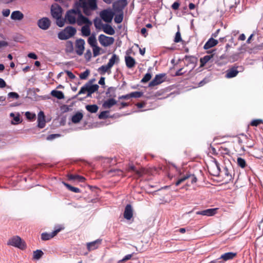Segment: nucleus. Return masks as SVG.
Segmentation results:
<instances>
[{
  "label": "nucleus",
  "mask_w": 263,
  "mask_h": 263,
  "mask_svg": "<svg viewBox=\"0 0 263 263\" xmlns=\"http://www.w3.org/2000/svg\"><path fill=\"white\" fill-rule=\"evenodd\" d=\"M80 9L76 8L69 10L65 15V21L70 24L77 23L79 26L85 23H89V20L83 15Z\"/></svg>",
  "instance_id": "obj_1"
},
{
  "label": "nucleus",
  "mask_w": 263,
  "mask_h": 263,
  "mask_svg": "<svg viewBox=\"0 0 263 263\" xmlns=\"http://www.w3.org/2000/svg\"><path fill=\"white\" fill-rule=\"evenodd\" d=\"M76 8L82 9L83 13L90 16L98 9L97 0H78L74 4Z\"/></svg>",
  "instance_id": "obj_2"
},
{
  "label": "nucleus",
  "mask_w": 263,
  "mask_h": 263,
  "mask_svg": "<svg viewBox=\"0 0 263 263\" xmlns=\"http://www.w3.org/2000/svg\"><path fill=\"white\" fill-rule=\"evenodd\" d=\"M7 245L21 250H23L26 248L25 242L18 236H14L10 238L7 241Z\"/></svg>",
  "instance_id": "obj_3"
},
{
  "label": "nucleus",
  "mask_w": 263,
  "mask_h": 263,
  "mask_svg": "<svg viewBox=\"0 0 263 263\" xmlns=\"http://www.w3.org/2000/svg\"><path fill=\"white\" fill-rule=\"evenodd\" d=\"M76 29L72 26L66 27L63 31L58 33V38L62 40L68 39L72 37L76 33Z\"/></svg>",
  "instance_id": "obj_4"
},
{
  "label": "nucleus",
  "mask_w": 263,
  "mask_h": 263,
  "mask_svg": "<svg viewBox=\"0 0 263 263\" xmlns=\"http://www.w3.org/2000/svg\"><path fill=\"white\" fill-rule=\"evenodd\" d=\"M98 88L99 86L98 85H92L90 82H88L81 87V89L78 92V95L85 94L86 92H87V96H89L91 95V94L98 90Z\"/></svg>",
  "instance_id": "obj_5"
},
{
  "label": "nucleus",
  "mask_w": 263,
  "mask_h": 263,
  "mask_svg": "<svg viewBox=\"0 0 263 263\" xmlns=\"http://www.w3.org/2000/svg\"><path fill=\"white\" fill-rule=\"evenodd\" d=\"M64 229L62 226L58 225L56 226L54 228V230L49 233H43L41 235V239L43 240H48L54 236H55L59 232Z\"/></svg>",
  "instance_id": "obj_6"
},
{
  "label": "nucleus",
  "mask_w": 263,
  "mask_h": 263,
  "mask_svg": "<svg viewBox=\"0 0 263 263\" xmlns=\"http://www.w3.org/2000/svg\"><path fill=\"white\" fill-rule=\"evenodd\" d=\"M114 15V12L110 9H105L102 11L100 14L101 18L106 23L111 22Z\"/></svg>",
  "instance_id": "obj_7"
},
{
  "label": "nucleus",
  "mask_w": 263,
  "mask_h": 263,
  "mask_svg": "<svg viewBox=\"0 0 263 263\" xmlns=\"http://www.w3.org/2000/svg\"><path fill=\"white\" fill-rule=\"evenodd\" d=\"M98 40L101 45L104 47L109 46L115 42L114 37L107 36L104 34H100L98 37Z\"/></svg>",
  "instance_id": "obj_8"
},
{
  "label": "nucleus",
  "mask_w": 263,
  "mask_h": 263,
  "mask_svg": "<svg viewBox=\"0 0 263 263\" xmlns=\"http://www.w3.org/2000/svg\"><path fill=\"white\" fill-rule=\"evenodd\" d=\"M51 13L53 18H60L62 17V8L57 4L52 5L51 7Z\"/></svg>",
  "instance_id": "obj_9"
},
{
  "label": "nucleus",
  "mask_w": 263,
  "mask_h": 263,
  "mask_svg": "<svg viewBox=\"0 0 263 263\" xmlns=\"http://www.w3.org/2000/svg\"><path fill=\"white\" fill-rule=\"evenodd\" d=\"M165 74L161 73L156 75L154 79L149 83V87H154L160 84L165 80Z\"/></svg>",
  "instance_id": "obj_10"
},
{
  "label": "nucleus",
  "mask_w": 263,
  "mask_h": 263,
  "mask_svg": "<svg viewBox=\"0 0 263 263\" xmlns=\"http://www.w3.org/2000/svg\"><path fill=\"white\" fill-rule=\"evenodd\" d=\"M85 41L83 39H79L76 41V51L77 53L81 55L84 50Z\"/></svg>",
  "instance_id": "obj_11"
},
{
  "label": "nucleus",
  "mask_w": 263,
  "mask_h": 263,
  "mask_svg": "<svg viewBox=\"0 0 263 263\" xmlns=\"http://www.w3.org/2000/svg\"><path fill=\"white\" fill-rule=\"evenodd\" d=\"M37 25L41 29L47 30L50 25V21L47 17H43L38 21Z\"/></svg>",
  "instance_id": "obj_12"
},
{
  "label": "nucleus",
  "mask_w": 263,
  "mask_h": 263,
  "mask_svg": "<svg viewBox=\"0 0 263 263\" xmlns=\"http://www.w3.org/2000/svg\"><path fill=\"white\" fill-rule=\"evenodd\" d=\"M187 179H190L191 183H195L197 181V179L194 175H186L185 176L179 179L178 181L176 182L175 185L176 186H178Z\"/></svg>",
  "instance_id": "obj_13"
},
{
  "label": "nucleus",
  "mask_w": 263,
  "mask_h": 263,
  "mask_svg": "<svg viewBox=\"0 0 263 263\" xmlns=\"http://www.w3.org/2000/svg\"><path fill=\"white\" fill-rule=\"evenodd\" d=\"M89 23H85L83 26L81 28V33L82 35L84 36H88L90 35V26L92 25V22L89 20Z\"/></svg>",
  "instance_id": "obj_14"
},
{
  "label": "nucleus",
  "mask_w": 263,
  "mask_h": 263,
  "mask_svg": "<svg viewBox=\"0 0 263 263\" xmlns=\"http://www.w3.org/2000/svg\"><path fill=\"white\" fill-rule=\"evenodd\" d=\"M133 216V210L130 204H127L125 206L124 217L127 220H130Z\"/></svg>",
  "instance_id": "obj_15"
},
{
  "label": "nucleus",
  "mask_w": 263,
  "mask_h": 263,
  "mask_svg": "<svg viewBox=\"0 0 263 263\" xmlns=\"http://www.w3.org/2000/svg\"><path fill=\"white\" fill-rule=\"evenodd\" d=\"M46 124L44 114L43 111H41L38 114L37 117V126L40 128H43L45 127Z\"/></svg>",
  "instance_id": "obj_16"
},
{
  "label": "nucleus",
  "mask_w": 263,
  "mask_h": 263,
  "mask_svg": "<svg viewBox=\"0 0 263 263\" xmlns=\"http://www.w3.org/2000/svg\"><path fill=\"white\" fill-rule=\"evenodd\" d=\"M101 243V239H97L93 241L87 243V248L89 251H92L97 249Z\"/></svg>",
  "instance_id": "obj_17"
},
{
  "label": "nucleus",
  "mask_w": 263,
  "mask_h": 263,
  "mask_svg": "<svg viewBox=\"0 0 263 263\" xmlns=\"http://www.w3.org/2000/svg\"><path fill=\"white\" fill-rule=\"evenodd\" d=\"M125 62L126 66L128 68H132L136 65L135 60L129 55H126L125 57Z\"/></svg>",
  "instance_id": "obj_18"
},
{
  "label": "nucleus",
  "mask_w": 263,
  "mask_h": 263,
  "mask_svg": "<svg viewBox=\"0 0 263 263\" xmlns=\"http://www.w3.org/2000/svg\"><path fill=\"white\" fill-rule=\"evenodd\" d=\"M216 209H209L205 210L198 211L196 212L197 215H201L203 216H211L216 213Z\"/></svg>",
  "instance_id": "obj_19"
},
{
  "label": "nucleus",
  "mask_w": 263,
  "mask_h": 263,
  "mask_svg": "<svg viewBox=\"0 0 263 263\" xmlns=\"http://www.w3.org/2000/svg\"><path fill=\"white\" fill-rule=\"evenodd\" d=\"M24 18V14L20 11H14L11 14V18L14 21H21Z\"/></svg>",
  "instance_id": "obj_20"
},
{
  "label": "nucleus",
  "mask_w": 263,
  "mask_h": 263,
  "mask_svg": "<svg viewBox=\"0 0 263 263\" xmlns=\"http://www.w3.org/2000/svg\"><path fill=\"white\" fill-rule=\"evenodd\" d=\"M218 43L217 40L214 39L211 37L205 43L204 45V48L205 49H209L213 47H214Z\"/></svg>",
  "instance_id": "obj_21"
},
{
  "label": "nucleus",
  "mask_w": 263,
  "mask_h": 263,
  "mask_svg": "<svg viewBox=\"0 0 263 263\" xmlns=\"http://www.w3.org/2000/svg\"><path fill=\"white\" fill-rule=\"evenodd\" d=\"M236 255V253L227 252L222 254L219 259H222L224 261H227L233 259Z\"/></svg>",
  "instance_id": "obj_22"
},
{
  "label": "nucleus",
  "mask_w": 263,
  "mask_h": 263,
  "mask_svg": "<svg viewBox=\"0 0 263 263\" xmlns=\"http://www.w3.org/2000/svg\"><path fill=\"white\" fill-rule=\"evenodd\" d=\"M119 61L120 59L119 56L116 54H113L111 58L109 60V62L107 63V65L108 67H110L111 68L115 64L119 63Z\"/></svg>",
  "instance_id": "obj_23"
},
{
  "label": "nucleus",
  "mask_w": 263,
  "mask_h": 263,
  "mask_svg": "<svg viewBox=\"0 0 263 263\" xmlns=\"http://www.w3.org/2000/svg\"><path fill=\"white\" fill-rule=\"evenodd\" d=\"M67 177L69 180H78L80 182H83L85 180L84 177L78 175L68 174Z\"/></svg>",
  "instance_id": "obj_24"
},
{
  "label": "nucleus",
  "mask_w": 263,
  "mask_h": 263,
  "mask_svg": "<svg viewBox=\"0 0 263 263\" xmlns=\"http://www.w3.org/2000/svg\"><path fill=\"white\" fill-rule=\"evenodd\" d=\"M103 31L106 34L109 35H114L115 31L114 28L109 25L105 24L102 27Z\"/></svg>",
  "instance_id": "obj_25"
},
{
  "label": "nucleus",
  "mask_w": 263,
  "mask_h": 263,
  "mask_svg": "<svg viewBox=\"0 0 263 263\" xmlns=\"http://www.w3.org/2000/svg\"><path fill=\"white\" fill-rule=\"evenodd\" d=\"M238 73V71L235 68H233L227 71L226 77L227 78H232L236 77Z\"/></svg>",
  "instance_id": "obj_26"
},
{
  "label": "nucleus",
  "mask_w": 263,
  "mask_h": 263,
  "mask_svg": "<svg viewBox=\"0 0 263 263\" xmlns=\"http://www.w3.org/2000/svg\"><path fill=\"white\" fill-rule=\"evenodd\" d=\"M117 103V101L114 99H109L105 101L103 104V106L105 108H110L112 106Z\"/></svg>",
  "instance_id": "obj_27"
},
{
  "label": "nucleus",
  "mask_w": 263,
  "mask_h": 263,
  "mask_svg": "<svg viewBox=\"0 0 263 263\" xmlns=\"http://www.w3.org/2000/svg\"><path fill=\"white\" fill-rule=\"evenodd\" d=\"M83 117L82 113L78 112L72 117L71 121L73 123H78L82 120Z\"/></svg>",
  "instance_id": "obj_28"
},
{
  "label": "nucleus",
  "mask_w": 263,
  "mask_h": 263,
  "mask_svg": "<svg viewBox=\"0 0 263 263\" xmlns=\"http://www.w3.org/2000/svg\"><path fill=\"white\" fill-rule=\"evenodd\" d=\"M10 116L13 118V120L11 121L12 124H17L21 122L19 113L15 114L11 112L10 114Z\"/></svg>",
  "instance_id": "obj_29"
},
{
  "label": "nucleus",
  "mask_w": 263,
  "mask_h": 263,
  "mask_svg": "<svg viewBox=\"0 0 263 263\" xmlns=\"http://www.w3.org/2000/svg\"><path fill=\"white\" fill-rule=\"evenodd\" d=\"M51 95L54 97L57 98L58 99H62L64 98V95L63 93L59 90H53L51 92Z\"/></svg>",
  "instance_id": "obj_30"
},
{
  "label": "nucleus",
  "mask_w": 263,
  "mask_h": 263,
  "mask_svg": "<svg viewBox=\"0 0 263 263\" xmlns=\"http://www.w3.org/2000/svg\"><path fill=\"white\" fill-rule=\"evenodd\" d=\"M111 68L108 65H102L98 69V71L101 74H104L106 72L110 71Z\"/></svg>",
  "instance_id": "obj_31"
},
{
  "label": "nucleus",
  "mask_w": 263,
  "mask_h": 263,
  "mask_svg": "<svg viewBox=\"0 0 263 263\" xmlns=\"http://www.w3.org/2000/svg\"><path fill=\"white\" fill-rule=\"evenodd\" d=\"M213 57L212 55H206L201 58L200 60V66H203Z\"/></svg>",
  "instance_id": "obj_32"
},
{
  "label": "nucleus",
  "mask_w": 263,
  "mask_h": 263,
  "mask_svg": "<svg viewBox=\"0 0 263 263\" xmlns=\"http://www.w3.org/2000/svg\"><path fill=\"white\" fill-rule=\"evenodd\" d=\"M86 109L91 113H96L98 110V106L97 105H87Z\"/></svg>",
  "instance_id": "obj_33"
},
{
  "label": "nucleus",
  "mask_w": 263,
  "mask_h": 263,
  "mask_svg": "<svg viewBox=\"0 0 263 263\" xmlns=\"http://www.w3.org/2000/svg\"><path fill=\"white\" fill-rule=\"evenodd\" d=\"M88 43L92 47L97 45V40L94 35H91L89 37Z\"/></svg>",
  "instance_id": "obj_34"
},
{
  "label": "nucleus",
  "mask_w": 263,
  "mask_h": 263,
  "mask_svg": "<svg viewBox=\"0 0 263 263\" xmlns=\"http://www.w3.org/2000/svg\"><path fill=\"white\" fill-rule=\"evenodd\" d=\"M43 255V252L40 250H37L33 252V258L35 260H39Z\"/></svg>",
  "instance_id": "obj_35"
},
{
  "label": "nucleus",
  "mask_w": 263,
  "mask_h": 263,
  "mask_svg": "<svg viewBox=\"0 0 263 263\" xmlns=\"http://www.w3.org/2000/svg\"><path fill=\"white\" fill-rule=\"evenodd\" d=\"M63 184L66 187H67V188L69 190H70L71 192H73L74 193H80V190L78 187L72 186L70 185H69V184L66 183L65 182H63Z\"/></svg>",
  "instance_id": "obj_36"
},
{
  "label": "nucleus",
  "mask_w": 263,
  "mask_h": 263,
  "mask_svg": "<svg viewBox=\"0 0 263 263\" xmlns=\"http://www.w3.org/2000/svg\"><path fill=\"white\" fill-rule=\"evenodd\" d=\"M73 50V43L71 41L67 42L65 50L67 52H72Z\"/></svg>",
  "instance_id": "obj_37"
},
{
  "label": "nucleus",
  "mask_w": 263,
  "mask_h": 263,
  "mask_svg": "<svg viewBox=\"0 0 263 263\" xmlns=\"http://www.w3.org/2000/svg\"><path fill=\"white\" fill-rule=\"evenodd\" d=\"M237 163L238 166L241 167V168H244L246 166V162L245 159L242 158L238 157L237 159Z\"/></svg>",
  "instance_id": "obj_38"
},
{
  "label": "nucleus",
  "mask_w": 263,
  "mask_h": 263,
  "mask_svg": "<svg viewBox=\"0 0 263 263\" xmlns=\"http://www.w3.org/2000/svg\"><path fill=\"white\" fill-rule=\"evenodd\" d=\"M152 78V74L149 72L146 73L143 78L142 79L141 82L143 83H145L149 81Z\"/></svg>",
  "instance_id": "obj_39"
},
{
  "label": "nucleus",
  "mask_w": 263,
  "mask_h": 263,
  "mask_svg": "<svg viewBox=\"0 0 263 263\" xmlns=\"http://www.w3.org/2000/svg\"><path fill=\"white\" fill-rule=\"evenodd\" d=\"M123 18V13H121L117 14L115 16L114 21H115V23H116L117 24H119L122 22Z\"/></svg>",
  "instance_id": "obj_40"
},
{
  "label": "nucleus",
  "mask_w": 263,
  "mask_h": 263,
  "mask_svg": "<svg viewBox=\"0 0 263 263\" xmlns=\"http://www.w3.org/2000/svg\"><path fill=\"white\" fill-rule=\"evenodd\" d=\"M109 117V111H102L99 115V118L100 119H103L107 118Z\"/></svg>",
  "instance_id": "obj_41"
},
{
  "label": "nucleus",
  "mask_w": 263,
  "mask_h": 263,
  "mask_svg": "<svg viewBox=\"0 0 263 263\" xmlns=\"http://www.w3.org/2000/svg\"><path fill=\"white\" fill-rule=\"evenodd\" d=\"M92 48H93V53L94 57L98 56V55L100 54V51L101 48L99 46H98L97 45H96L95 46L92 47Z\"/></svg>",
  "instance_id": "obj_42"
},
{
  "label": "nucleus",
  "mask_w": 263,
  "mask_h": 263,
  "mask_svg": "<svg viewBox=\"0 0 263 263\" xmlns=\"http://www.w3.org/2000/svg\"><path fill=\"white\" fill-rule=\"evenodd\" d=\"M142 96V93L139 91H135L130 93V98H138Z\"/></svg>",
  "instance_id": "obj_43"
},
{
  "label": "nucleus",
  "mask_w": 263,
  "mask_h": 263,
  "mask_svg": "<svg viewBox=\"0 0 263 263\" xmlns=\"http://www.w3.org/2000/svg\"><path fill=\"white\" fill-rule=\"evenodd\" d=\"M128 171H133L135 172L138 176H140L142 175V173L141 171H138L136 169L134 165H130L129 166Z\"/></svg>",
  "instance_id": "obj_44"
},
{
  "label": "nucleus",
  "mask_w": 263,
  "mask_h": 263,
  "mask_svg": "<svg viewBox=\"0 0 263 263\" xmlns=\"http://www.w3.org/2000/svg\"><path fill=\"white\" fill-rule=\"evenodd\" d=\"M19 95L16 92H10L8 93V98H12L14 99H17L19 98Z\"/></svg>",
  "instance_id": "obj_45"
},
{
  "label": "nucleus",
  "mask_w": 263,
  "mask_h": 263,
  "mask_svg": "<svg viewBox=\"0 0 263 263\" xmlns=\"http://www.w3.org/2000/svg\"><path fill=\"white\" fill-rule=\"evenodd\" d=\"M89 74V71L88 70H86L80 74V78L82 80H85L88 77Z\"/></svg>",
  "instance_id": "obj_46"
},
{
  "label": "nucleus",
  "mask_w": 263,
  "mask_h": 263,
  "mask_svg": "<svg viewBox=\"0 0 263 263\" xmlns=\"http://www.w3.org/2000/svg\"><path fill=\"white\" fill-rule=\"evenodd\" d=\"M25 116L28 119L30 120H33L34 119H35V116H36L35 114L31 113L29 111H27L25 113Z\"/></svg>",
  "instance_id": "obj_47"
},
{
  "label": "nucleus",
  "mask_w": 263,
  "mask_h": 263,
  "mask_svg": "<svg viewBox=\"0 0 263 263\" xmlns=\"http://www.w3.org/2000/svg\"><path fill=\"white\" fill-rule=\"evenodd\" d=\"M182 41V39L181 37V34L179 31H178L175 35L174 42L175 43H179Z\"/></svg>",
  "instance_id": "obj_48"
},
{
  "label": "nucleus",
  "mask_w": 263,
  "mask_h": 263,
  "mask_svg": "<svg viewBox=\"0 0 263 263\" xmlns=\"http://www.w3.org/2000/svg\"><path fill=\"white\" fill-rule=\"evenodd\" d=\"M57 20V24L58 26L62 27L64 25L65 21L61 18H58Z\"/></svg>",
  "instance_id": "obj_49"
},
{
  "label": "nucleus",
  "mask_w": 263,
  "mask_h": 263,
  "mask_svg": "<svg viewBox=\"0 0 263 263\" xmlns=\"http://www.w3.org/2000/svg\"><path fill=\"white\" fill-rule=\"evenodd\" d=\"M261 122H262V120H259V119H258V120H253L251 122V125L252 126H256L259 125Z\"/></svg>",
  "instance_id": "obj_50"
},
{
  "label": "nucleus",
  "mask_w": 263,
  "mask_h": 263,
  "mask_svg": "<svg viewBox=\"0 0 263 263\" xmlns=\"http://www.w3.org/2000/svg\"><path fill=\"white\" fill-rule=\"evenodd\" d=\"M10 10L8 9H6L3 10V11L2 12L3 15L5 17L8 16L10 14Z\"/></svg>",
  "instance_id": "obj_51"
},
{
  "label": "nucleus",
  "mask_w": 263,
  "mask_h": 263,
  "mask_svg": "<svg viewBox=\"0 0 263 263\" xmlns=\"http://www.w3.org/2000/svg\"><path fill=\"white\" fill-rule=\"evenodd\" d=\"M58 137H59V135L58 134H52L49 135L47 137V139L48 140H51Z\"/></svg>",
  "instance_id": "obj_52"
},
{
  "label": "nucleus",
  "mask_w": 263,
  "mask_h": 263,
  "mask_svg": "<svg viewBox=\"0 0 263 263\" xmlns=\"http://www.w3.org/2000/svg\"><path fill=\"white\" fill-rule=\"evenodd\" d=\"M65 72L70 79H74L76 78L75 76L71 71L67 70Z\"/></svg>",
  "instance_id": "obj_53"
},
{
  "label": "nucleus",
  "mask_w": 263,
  "mask_h": 263,
  "mask_svg": "<svg viewBox=\"0 0 263 263\" xmlns=\"http://www.w3.org/2000/svg\"><path fill=\"white\" fill-rule=\"evenodd\" d=\"M180 6V4L178 2H175L172 5V8L174 10H177Z\"/></svg>",
  "instance_id": "obj_54"
},
{
  "label": "nucleus",
  "mask_w": 263,
  "mask_h": 263,
  "mask_svg": "<svg viewBox=\"0 0 263 263\" xmlns=\"http://www.w3.org/2000/svg\"><path fill=\"white\" fill-rule=\"evenodd\" d=\"M28 57L29 58H31V59H34V60H36L37 59V56L34 53H32V52L29 53L28 54Z\"/></svg>",
  "instance_id": "obj_55"
},
{
  "label": "nucleus",
  "mask_w": 263,
  "mask_h": 263,
  "mask_svg": "<svg viewBox=\"0 0 263 263\" xmlns=\"http://www.w3.org/2000/svg\"><path fill=\"white\" fill-rule=\"evenodd\" d=\"M132 257V254H128L124 256V257L120 261H125L127 260L130 259Z\"/></svg>",
  "instance_id": "obj_56"
},
{
  "label": "nucleus",
  "mask_w": 263,
  "mask_h": 263,
  "mask_svg": "<svg viewBox=\"0 0 263 263\" xmlns=\"http://www.w3.org/2000/svg\"><path fill=\"white\" fill-rule=\"evenodd\" d=\"M129 98H130V93L127 94L126 95H123V96H120L119 98V99H126V100L129 99Z\"/></svg>",
  "instance_id": "obj_57"
},
{
  "label": "nucleus",
  "mask_w": 263,
  "mask_h": 263,
  "mask_svg": "<svg viewBox=\"0 0 263 263\" xmlns=\"http://www.w3.org/2000/svg\"><path fill=\"white\" fill-rule=\"evenodd\" d=\"M141 33L144 36L146 37L147 35V30L145 28H142L141 29Z\"/></svg>",
  "instance_id": "obj_58"
},
{
  "label": "nucleus",
  "mask_w": 263,
  "mask_h": 263,
  "mask_svg": "<svg viewBox=\"0 0 263 263\" xmlns=\"http://www.w3.org/2000/svg\"><path fill=\"white\" fill-rule=\"evenodd\" d=\"M6 85V84L5 81L3 79L0 78V88H4Z\"/></svg>",
  "instance_id": "obj_59"
},
{
  "label": "nucleus",
  "mask_w": 263,
  "mask_h": 263,
  "mask_svg": "<svg viewBox=\"0 0 263 263\" xmlns=\"http://www.w3.org/2000/svg\"><path fill=\"white\" fill-rule=\"evenodd\" d=\"M8 45V43L5 41H0V48L2 47H6Z\"/></svg>",
  "instance_id": "obj_60"
},
{
  "label": "nucleus",
  "mask_w": 263,
  "mask_h": 263,
  "mask_svg": "<svg viewBox=\"0 0 263 263\" xmlns=\"http://www.w3.org/2000/svg\"><path fill=\"white\" fill-rule=\"evenodd\" d=\"M214 167H215L217 168V171H216V172L215 173V174L214 175H218V174L219 173L220 168H219V166L218 165V163L217 162H215V165H214Z\"/></svg>",
  "instance_id": "obj_61"
},
{
  "label": "nucleus",
  "mask_w": 263,
  "mask_h": 263,
  "mask_svg": "<svg viewBox=\"0 0 263 263\" xmlns=\"http://www.w3.org/2000/svg\"><path fill=\"white\" fill-rule=\"evenodd\" d=\"M99 84L100 85H104L105 84V78H101L99 81Z\"/></svg>",
  "instance_id": "obj_62"
},
{
  "label": "nucleus",
  "mask_w": 263,
  "mask_h": 263,
  "mask_svg": "<svg viewBox=\"0 0 263 263\" xmlns=\"http://www.w3.org/2000/svg\"><path fill=\"white\" fill-rule=\"evenodd\" d=\"M145 105V103L143 102V103H138L136 104L137 106L140 108H142L143 107H144Z\"/></svg>",
  "instance_id": "obj_63"
},
{
  "label": "nucleus",
  "mask_w": 263,
  "mask_h": 263,
  "mask_svg": "<svg viewBox=\"0 0 263 263\" xmlns=\"http://www.w3.org/2000/svg\"><path fill=\"white\" fill-rule=\"evenodd\" d=\"M238 39L240 41H244L245 39H246V36L244 34H241L239 36V38Z\"/></svg>",
  "instance_id": "obj_64"
}]
</instances>
